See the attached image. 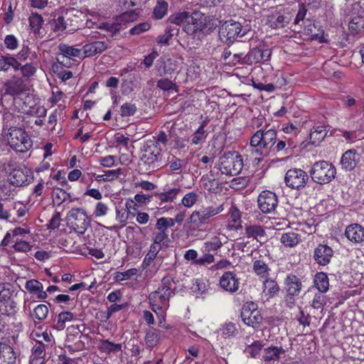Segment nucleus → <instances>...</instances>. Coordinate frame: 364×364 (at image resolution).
<instances>
[{
    "mask_svg": "<svg viewBox=\"0 0 364 364\" xmlns=\"http://www.w3.org/2000/svg\"><path fill=\"white\" fill-rule=\"evenodd\" d=\"M178 281L174 280L171 276L164 277L161 279V286L155 291L149 295V300L151 310L159 314V311H166L169 306V299L178 291L177 284Z\"/></svg>",
    "mask_w": 364,
    "mask_h": 364,
    "instance_id": "nucleus-1",
    "label": "nucleus"
},
{
    "mask_svg": "<svg viewBox=\"0 0 364 364\" xmlns=\"http://www.w3.org/2000/svg\"><path fill=\"white\" fill-rule=\"evenodd\" d=\"M277 141V132L274 129H259L250 139L251 154L260 161L272 151Z\"/></svg>",
    "mask_w": 364,
    "mask_h": 364,
    "instance_id": "nucleus-2",
    "label": "nucleus"
},
{
    "mask_svg": "<svg viewBox=\"0 0 364 364\" xmlns=\"http://www.w3.org/2000/svg\"><path fill=\"white\" fill-rule=\"evenodd\" d=\"M219 37L227 44L232 43L237 38L245 40L252 38L254 32L250 24L244 18L240 21L233 20L226 21L220 26Z\"/></svg>",
    "mask_w": 364,
    "mask_h": 364,
    "instance_id": "nucleus-3",
    "label": "nucleus"
},
{
    "mask_svg": "<svg viewBox=\"0 0 364 364\" xmlns=\"http://www.w3.org/2000/svg\"><path fill=\"white\" fill-rule=\"evenodd\" d=\"M14 117L11 114H6L4 119L8 121ZM5 126H9L6 136L8 143L13 149L24 153L32 146V141L23 129L8 124V122Z\"/></svg>",
    "mask_w": 364,
    "mask_h": 364,
    "instance_id": "nucleus-4",
    "label": "nucleus"
},
{
    "mask_svg": "<svg viewBox=\"0 0 364 364\" xmlns=\"http://www.w3.org/2000/svg\"><path fill=\"white\" fill-rule=\"evenodd\" d=\"M272 51L264 45H259L249 50L246 54L244 53H235L232 55V60L229 63L232 65L240 64L252 65L259 62L267 61L271 56Z\"/></svg>",
    "mask_w": 364,
    "mask_h": 364,
    "instance_id": "nucleus-5",
    "label": "nucleus"
},
{
    "mask_svg": "<svg viewBox=\"0 0 364 364\" xmlns=\"http://www.w3.org/2000/svg\"><path fill=\"white\" fill-rule=\"evenodd\" d=\"M309 173L314 182L319 185H325L335 178L336 168L331 162L322 160L313 164Z\"/></svg>",
    "mask_w": 364,
    "mask_h": 364,
    "instance_id": "nucleus-6",
    "label": "nucleus"
},
{
    "mask_svg": "<svg viewBox=\"0 0 364 364\" xmlns=\"http://www.w3.org/2000/svg\"><path fill=\"white\" fill-rule=\"evenodd\" d=\"M294 12L290 7L278 6L272 9L267 15L266 24L273 29H279L288 26Z\"/></svg>",
    "mask_w": 364,
    "mask_h": 364,
    "instance_id": "nucleus-7",
    "label": "nucleus"
},
{
    "mask_svg": "<svg viewBox=\"0 0 364 364\" xmlns=\"http://www.w3.org/2000/svg\"><path fill=\"white\" fill-rule=\"evenodd\" d=\"M161 156V149L157 141L149 140L143 146L140 161L146 166V170H154L159 166Z\"/></svg>",
    "mask_w": 364,
    "mask_h": 364,
    "instance_id": "nucleus-8",
    "label": "nucleus"
},
{
    "mask_svg": "<svg viewBox=\"0 0 364 364\" xmlns=\"http://www.w3.org/2000/svg\"><path fill=\"white\" fill-rule=\"evenodd\" d=\"M186 18V26H184V31L189 34L197 32L208 33L217 26L214 23H208L207 16L200 11L188 12Z\"/></svg>",
    "mask_w": 364,
    "mask_h": 364,
    "instance_id": "nucleus-9",
    "label": "nucleus"
},
{
    "mask_svg": "<svg viewBox=\"0 0 364 364\" xmlns=\"http://www.w3.org/2000/svg\"><path fill=\"white\" fill-rule=\"evenodd\" d=\"M218 168L222 174L235 176L242 170L243 160L235 152L224 153L219 159Z\"/></svg>",
    "mask_w": 364,
    "mask_h": 364,
    "instance_id": "nucleus-10",
    "label": "nucleus"
},
{
    "mask_svg": "<svg viewBox=\"0 0 364 364\" xmlns=\"http://www.w3.org/2000/svg\"><path fill=\"white\" fill-rule=\"evenodd\" d=\"M224 210L223 204H213L201 207L194 210L190 216V222L197 228L209 224L211 218L220 213Z\"/></svg>",
    "mask_w": 364,
    "mask_h": 364,
    "instance_id": "nucleus-11",
    "label": "nucleus"
},
{
    "mask_svg": "<svg viewBox=\"0 0 364 364\" xmlns=\"http://www.w3.org/2000/svg\"><path fill=\"white\" fill-rule=\"evenodd\" d=\"M302 282L300 278L292 273L288 274L284 279V291L286 293L284 301L289 308L295 305L296 298L302 290Z\"/></svg>",
    "mask_w": 364,
    "mask_h": 364,
    "instance_id": "nucleus-12",
    "label": "nucleus"
},
{
    "mask_svg": "<svg viewBox=\"0 0 364 364\" xmlns=\"http://www.w3.org/2000/svg\"><path fill=\"white\" fill-rule=\"evenodd\" d=\"M240 316L246 325L254 328H258L263 320L260 311L257 309V304L253 301H248L243 304Z\"/></svg>",
    "mask_w": 364,
    "mask_h": 364,
    "instance_id": "nucleus-13",
    "label": "nucleus"
},
{
    "mask_svg": "<svg viewBox=\"0 0 364 364\" xmlns=\"http://www.w3.org/2000/svg\"><path fill=\"white\" fill-rule=\"evenodd\" d=\"M67 217L74 230L79 234H84L90 225L88 217L83 208L71 209Z\"/></svg>",
    "mask_w": 364,
    "mask_h": 364,
    "instance_id": "nucleus-14",
    "label": "nucleus"
},
{
    "mask_svg": "<svg viewBox=\"0 0 364 364\" xmlns=\"http://www.w3.org/2000/svg\"><path fill=\"white\" fill-rule=\"evenodd\" d=\"M309 175L301 168L289 169L284 177V182L289 188L297 191L303 189L309 181Z\"/></svg>",
    "mask_w": 364,
    "mask_h": 364,
    "instance_id": "nucleus-15",
    "label": "nucleus"
},
{
    "mask_svg": "<svg viewBox=\"0 0 364 364\" xmlns=\"http://www.w3.org/2000/svg\"><path fill=\"white\" fill-rule=\"evenodd\" d=\"M257 204L259 210L265 214L274 212L278 205L276 194L269 191H263L258 196Z\"/></svg>",
    "mask_w": 364,
    "mask_h": 364,
    "instance_id": "nucleus-16",
    "label": "nucleus"
},
{
    "mask_svg": "<svg viewBox=\"0 0 364 364\" xmlns=\"http://www.w3.org/2000/svg\"><path fill=\"white\" fill-rule=\"evenodd\" d=\"M240 279L232 271L225 272L219 279V287L224 291L234 294L240 289Z\"/></svg>",
    "mask_w": 364,
    "mask_h": 364,
    "instance_id": "nucleus-17",
    "label": "nucleus"
},
{
    "mask_svg": "<svg viewBox=\"0 0 364 364\" xmlns=\"http://www.w3.org/2000/svg\"><path fill=\"white\" fill-rule=\"evenodd\" d=\"M333 255V250L327 245L319 244L314 251V259L315 262L321 266L328 264Z\"/></svg>",
    "mask_w": 364,
    "mask_h": 364,
    "instance_id": "nucleus-18",
    "label": "nucleus"
},
{
    "mask_svg": "<svg viewBox=\"0 0 364 364\" xmlns=\"http://www.w3.org/2000/svg\"><path fill=\"white\" fill-rule=\"evenodd\" d=\"M64 18L65 19V23L68 28V31H75L78 28V23L80 20V16L81 15V12L77 9L70 7V8H61L60 9Z\"/></svg>",
    "mask_w": 364,
    "mask_h": 364,
    "instance_id": "nucleus-19",
    "label": "nucleus"
},
{
    "mask_svg": "<svg viewBox=\"0 0 364 364\" xmlns=\"http://www.w3.org/2000/svg\"><path fill=\"white\" fill-rule=\"evenodd\" d=\"M345 235L347 239L354 244L364 241V228L358 223H353L346 228Z\"/></svg>",
    "mask_w": 364,
    "mask_h": 364,
    "instance_id": "nucleus-20",
    "label": "nucleus"
},
{
    "mask_svg": "<svg viewBox=\"0 0 364 364\" xmlns=\"http://www.w3.org/2000/svg\"><path fill=\"white\" fill-rule=\"evenodd\" d=\"M59 54L57 57V61L58 63L63 66H66L67 63H65V60H68V58L71 57H80L81 54V50L68 46L65 43H60L58 46Z\"/></svg>",
    "mask_w": 364,
    "mask_h": 364,
    "instance_id": "nucleus-21",
    "label": "nucleus"
},
{
    "mask_svg": "<svg viewBox=\"0 0 364 364\" xmlns=\"http://www.w3.org/2000/svg\"><path fill=\"white\" fill-rule=\"evenodd\" d=\"M28 171L26 168H12L8 176V181L10 184L18 187L26 183L28 181Z\"/></svg>",
    "mask_w": 364,
    "mask_h": 364,
    "instance_id": "nucleus-22",
    "label": "nucleus"
},
{
    "mask_svg": "<svg viewBox=\"0 0 364 364\" xmlns=\"http://www.w3.org/2000/svg\"><path fill=\"white\" fill-rule=\"evenodd\" d=\"M285 352L282 347L271 346L264 348L261 360L265 363H274L279 360Z\"/></svg>",
    "mask_w": 364,
    "mask_h": 364,
    "instance_id": "nucleus-23",
    "label": "nucleus"
},
{
    "mask_svg": "<svg viewBox=\"0 0 364 364\" xmlns=\"http://www.w3.org/2000/svg\"><path fill=\"white\" fill-rule=\"evenodd\" d=\"M5 87L6 92L13 96L18 95L26 90L23 80L15 75L5 83Z\"/></svg>",
    "mask_w": 364,
    "mask_h": 364,
    "instance_id": "nucleus-24",
    "label": "nucleus"
},
{
    "mask_svg": "<svg viewBox=\"0 0 364 364\" xmlns=\"http://www.w3.org/2000/svg\"><path fill=\"white\" fill-rule=\"evenodd\" d=\"M52 18L49 21V24L53 31L58 34L62 33L65 31H68L69 26L65 23L60 9L55 13L51 14Z\"/></svg>",
    "mask_w": 364,
    "mask_h": 364,
    "instance_id": "nucleus-25",
    "label": "nucleus"
},
{
    "mask_svg": "<svg viewBox=\"0 0 364 364\" xmlns=\"http://www.w3.org/2000/svg\"><path fill=\"white\" fill-rule=\"evenodd\" d=\"M107 48L108 44L104 41H94L87 43L82 47L83 57H92L97 54L102 53Z\"/></svg>",
    "mask_w": 364,
    "mask_h": 364,
    "instance_id": "nucleus-26",
    "label": "nucleus"
},
{
    "mask_svg": "<svg viewBox=\"0 0 364 364\" xmlns=\"http://www.w3.org/2000/svg\"><path fill=\"white\" fill-rule=\"evenodd\" d=\"M359 158L356 150L349 149L346 151L341 159L342 168L346 171L353 170L357 165Z\"/></svg>",
    "mask_w": 364,
    "mask_h": 364,
    "instance_id": "nucleus-27",
    "label": "nucleus"
},
{
    "mask_svg": "<svg viewBox=\"0 0 364 364\" xmlns=\"http://www.w3.org/2000/svg\"><path fill=\"white\" fill-rule=\"evenodd\" d=\"M181 192L179 188H173L164 190L163 192L156 191L154 193L155 198L159 200V205H161L165 203H172Z\"/></svg>",
    "mask_w": 364,
    "mask_h": 364,
    "instance_id": "nucleus-28",
    "label": "nucleus"
},
{
    "mask_svg": "<svg viewBox=\"0 0 364 364\" xmlns=\"http://www.w3.org/2000/svg\"><path fill=\"white\" fill-rule=\"evenodd\" d=\"M252 269L254 273L262 279L268 277L271 272L268 264L262 259L261 256L259 258H254Z\"/></svg>",
    "mask_w": 364,
    "mask_h": 364,
    "instance_id": "nucleus-29",
    "label": "nucleus"
},
{
    "mask_svg": "<svg viewBox=\"0 0 364 364\" xmlns=\"http://www.w3.org/2000/svg\"><path fill=\"white\" fill-rule=\"evenodd\" d=\"M16 358V353L12 347L6 343H0V364H14Z\"/></svg>",
    "mask_w": 364,
    "mask_h": 364,
    "instance_id": "nucleus-30",
    "label": "nucleus"
},
{
    "mask_svg": "<svg viewBox=\"0 0 364 364\" xmlns=\"http://www.w3.org/2000/svg\"><path fill=\"white\" fill-rule=\"evenodd\" d=\"M97 348L100 352L108 355L117 354L122 351V345L121 343H115L108 339L100 340Z\"/></svg>",
    "mask_w": 364,
    "mask_h": 364,
    "instance_id": "nucleus-31",
    "label": "nucleus"
},
{
    "mask_svg": "<svg viewBox=\"0 0 364 364\" xmlns=\"http://www.w3.org/2000/svg\"><path fill=\"white\" fill-rule=\"evenodd\" d=\"M328 130L325 126L314 127L309 134L310 143L314 146H318L324 139Z\"/></svg>",
    "mask_w": 364,
    "mask_h": 364,
    "instance_id": "nucleus-32",
    "label": "nucleus"
},
{
    "mask_svg": "<svg viewBox=\"0 0 364 364\" xmlns=\"http://www.w3.org/2000/svg\"><path fill=\"white\" fill-rule=\"evenodd\" d=\"M18 66V62L14 56L0 54V71L7 72L10 68H13L14 71H16Z\"/></svg>",
    "mask_w": 364,
    "mask_h": 364,
    "instance_id": "nucleus-33",
    "label": "nucleus"
},
{
    "mask_svg": "<svg viewBox=\"0 0 364 364\" xmlns=\"http://www.w3.org/2000/svg\"><path fill=\"white\" fill-rule=\"evenodd\" d=\"M245 231L247 237L253 238L257 241L266 235L264 228L259 225H246Z\"/></svg>",
    "mask_w": 364,
    "mask_h": 364,
    "instance_id": "nucleus-34",
    "label": "nucleus"
},
{
    "mask_svg": "<svg viewBox=\"0 0 364 364\" xmlns=\"http://www.w3.org/2000/svg\"><path fill=\"white\" fill-rule=\"evenodd\" d=\"M264 279L262 283L263 292L270 298L277 296L280 291V287L277 282L268 277Z\"/></svg>",
    "mask_w": 364,
    "mask_h": 364,
    "instance_id": "nucleus-35",
    "label": "nucleus"
},
{
    "mask_svg": "<svg viewBox=\"0 0 364 364\" xmlns=\"http://www.w3.org/2000/svg\"><path fill=\"white\" fill-rule=\"evenodd\" d=\"M264 346L263 341H255L251 344H248L244 350L252 358H259L261 355V351Z\"/></svg>",
    "mask_w": 364,
    "mask_h": 364,
    "instance_id": "nucleus-36",
    "label": "nucleus"
},
{
    "mask_svg": "<svg viewBox=\"0 0 364 364\" xmlns=\"http://www.w3.org/2000/svg\"><path fill=\"white\" fill-rule=\"evenodd\" d=\"M314 285L321 293H325L328 290L329 282L328 276L324 272H318L315 275Z\"/></svg>",
    "mask_w": 364,
    "mask_h": 364,
    "instance_id": "nucleus-37",
    "label": "nucleus"
},
{
    "mask_svg": "<svg viewBox=\"0 0 364 364\" xmlns=\"http://www.w3.org/2000/svg\"><path fill=\"white\" fill-rule=\"evenodd\" d=\"M300 236L294 232L284 233L280 239L281 242L286 247H293L300 242Z\"/></svg>",
    "mask_w": 364,
    "mask_h": 364,
    "instance_id": "nucleus-38",
    "label": "nucleus"
},
{
    "mask_svg": "<svg viewBox=\"0 0 364 364\" xmlns=\"http://www.w3.org/2000/svg\"><path fill=\"white\" fill-rule=\"evenodd\" d=\"M53 201L54 204L58 206H60L63 203L68 200V198H70V194L67 193L63 188H54L52 193Z\"/></svg>",
    "mask_w": 364,
    "mask_h": 364,
    "instance_id": "nucleus-39",
    "label": "nucleus"
},
{
    "mask_svg": "<svg viewBox=\"0 0 364 364\" xmlns=\"http://www.w3.org/2000/svg\"><path fill=\"white\" fill-rule=\"evenodd\" d=\"M28 21L30 27L33 33H39L44 22L42 16L36 12H33L31 14L28 18Z\"/></svg>",
    "mask_w": 364,
    "mask_h": 364,
    "instance_id": "nucleus-40",
    "label": "nucleus"
},
{
    "mask_svg": "<svg viewBox=\"0 0 364 364\" xmlns=\"http://www.w3.org/2000/svg\"><path fill=\"white\" fill-rule=\"evenodd\" d=\"M200 183L203 188L210 193H217L220 189V183L215 178H210L208 176H203L200 179Z\"/></svg>",
    "mask_w": 364,
    "mask_h": 364,
    "instance_id": "nucleus-41",
    "label": "nucleus"
},
{
    "mask_svg": "<svg viewBox=\"0 0 364 364\" xmlns=\"http://www.w3.org/2000/svg\"><path fill=\"white\" fill-rule=\"evenodd\" d=\"M73 314L70 311H63L57 316V321L53 327L57 330H63L65 327L67 322L71 321L73 318Z\"/></svg>",
    "mask_w": 364,
    "mask_h": 364,
    "instance_id": "nucleus-42",
    "label": "nucleus"
},
{
    "mask_svg": "<svg viewBox=\"0 0 364 364\" xmlns=\"http://www.w3.org/2000/svg\"><path fill=\"white\" fill-rule=\"evenodd\" d=\"M160 334L159 331L151 328L147 331L145 336V343L147 347L154 348L156 346L159 341Z\"/></svg>",
    "mask_w": 364,
    "mask_h": 364,
    "instance_id": "nucleus-43",
    "label": "nucleus"
},
{
    "mask_svg": "<svg viewBox=\"0 0 364 364\" xmlns=\"http://www.w3.org/2000/svg\"><path fill=\"white\" fill-rule=\"evenodd\" d=\"M178 31L175 27L168 26L166 27L164 34L159 35L157 38V43L161 46L169 45V41L172 36L175 34L174 31Z\"/></svg>",
    "mask_w": 364,
    "mask_h": 364,
    "instance_id": "nucleus-44",
    "label": "nucleus"
},
{
    "mask_svg": "<svg viewBox=\"0 0 364 364\" xmlns=\"http://www.w3.org/2000/svg\"><path fill=\"white\" fill-rule=\"evenodd\" d=\"M17 70H21L22 75L24 77L29 78L35 75L36 73V68L32 63H26L22 65L20 62H18V66L16 69Z\"/></svg>",
    "mask_w": 364,
    "mask_h": 364,
    "instance_id": "nucleus-45",
    "label": "nucleus"
},
{
    "mask_svg": "<svg viewBox=\"0 0 364 364\" xmlns=\"http://www.w3.org/2000/svg\"><path fill=\"white\" fill-rule=\"evenodd\" d=\"M168 4L164 1H158L154 9L153 14L157 19H161L167 12Z\"/></svg>",
    "mask_w": 364,
    "mask_h": 364,
    "instance_id": "nucleus-46",
    "label": "nucleus"
},
{
    "mask_svg": "<svg viewBox=\"0 0 364 364\" xmlns=\"http://www.w3.org/2000/svg\"><path fill=\"white\" fill-rule=\"evenodd\" d=\"M222 245L223 243L220 238L218 237H214L210 241H207L204 243L203 251L207 252L217 251L222 247Z\"/></svg>",
    "mask_w": 364,
    "mask_h": 364,
    "instance_id": "nucleus-47",
    "label": "nucleus"
},
{
    "mask_svg": "<svg viewBox=\"0 0 364 364\" xmlns=\"http://www.w3.org/2000/svg\"><path fill=\"white\" fill-rule=\"evenodd\" d=\"M26 113L38 118H43L46 116L47 109L43 106L34 105L30 106L28 109L26 110Z\"/></svg>",
    "mask_w": 364,
    "mask_h": 364,
    "instance_id": "nucleus-48",
    "label": "nucleus"
},
{
    "mask_svg": "<svg viewBox=\"0 0 364 364\" xmlns=\"http://www.w3.org/2000/svg\"><path fill=\"white\" fill-rule=\"evenodd\" d=\"M364 28V17L354 16L349 23V29L352 32L358 33Z\"/></svg>",
    "mask_w": 364,
    "mask_h": 364,
    "instance_id": "nucleus-49",
    "label": "nucleus"
},
{
    "mask_svg": "<svg viewBox=\"0 0 364 364\" xmlns=\"http://www.w3.org/2000/svg\"><path fill=\"white\" fill-rule=\"evenodd\" d=\"M48 309L45 304H39L34 308L32 316L39 321H43L48 316Z\"/></svg>",
    "mask_w": 364,
    "mask_h": 364,
    "instance_id": "nucleus-50",
    "label": "nucleus"
},
{
    "mask_svg": "<svg viewBox=\"0 0 364 364\" xmlns=\"http://www.w3.org/2000/svg\"><path fill=\"white\" fill-rule=\"evenodd\" d=\"M25 287L26 290L32 294H38L39 291L43 289L41 282L36 279H30L26 282Z\"/></svg>",
    "mask_w": 364,
    "mask_h": 364,
    "instance_id": "nucleus-51",
    "label": "nucleus"
},
{
    "mask_svg": "<svg viewBox=\"0 0 364 364\" xmlns=\"http://www.w3.org/2000/svg\"><path fill=\"white\" fill-rule=\"evenodd\" d=\"M221 331L225 338L234 337L237 333V329L235 324L231 322L225 323L221 328Z\"/></svg>",
    "mask_w": 364,
    "mask_h": 364,
    "instance_id": "nucleus-52",
    "label": "nucleus"
},
{
    "mask_svg": "<svg viewBox=\"0 0 364 364\" xmlns=\"http://www.w3.org/2000/svg\"><path fill=\"white\" fill-rule=\"evenodd\" d=\"M137 110L134 104L126 102L121 106V116L122 117L133 116Z\"/></svg>",
    "mask_w": 364,
    "mask_h": 364,
    "instance_id": "nucleus-53",
    "label": "nucleus"
},
{
    "mask_svg": "<svg viewBox=\"0 0 364 364\" xmlns=\"http://www.w3.org/2000/svg\"><path fill=\"white\" fill-rule=\"evenodd\" d=\"M139 12L136 10H132L124 12L118 17V21L124 23L132 22L138 18Z\"/></svg>",
    "mask_w": 364,
    "mask_h": 364,
    "instance_id": "nucleus-54",
    "label": "nucleus"
},
{
    "mask_svg": "<svg viewBox=\"0 0 364 364\" xmlns=\"http://www.w3.org/2000/svg\"><path fill=\"white\" fill-rule=\"evenodd\" d=\"M198 195L195 192L186 193L181 200L182 204L186 208L192 207L198 200Z\"/></svg>",
    "mask_w": 364,
    "mask_h": 364,
    "instance_id": "nucleus-55",
    "label": "nucleus"
},
{
    "mask_svg": "<svg viewBox=\"0 0 364 364\" xmlns=\"http://www.w3.org/2000/svg\"><path fill=\"white\" fill-rule=\"evenodd\" d=\"M109 210L108 205L103 202H98L95 205V208L93 211V215L95 218H100L105 216Z\"/></svg>",
    "mask_w": 364,
    "mask_h": 364,
    "instance_id": "nucleus-56",
    "label": "nucleus"
},
{
    "mask_svg": "<svg viewBox=\"0 0 364 364\" xmlns=\"http://www.w3.org/2000/svg\"><path fill=\"white\" fill-rule=\"evenodd\" d=\"M205 123L203 122L198 128L196 132L193 134L191 142L193 144H198L205 138Z\"/></svg>",
    "mask_w": 364,
    "mask_h": 364,
    "instance_id": "nucleus-57",
    "label": "nucleus"
},
{
    "mask_svg": "<svg viewBox=\"0 0 364 364\" xmlns=\"http://www.w3.org/2000/svg\"><path fill=\"white\" fill-rule=\"evenodd\" d=\"M6 48L10 50H16L18 46V41L14 35L6 36L4 40Z\"/></svg>",
    "mask_w": 364,
    "mask_h": 364,
    "instance_id": "nucleus-58",
    "label": "nucleus"
},
{
    "mask_svg": "<svg viewBox=\"0 0 364 364\" xmlns=\"http://www.w3.org/2000/svg\"><path fill=\"white\" fill-rule=\"evenodd\" d=\"M157 87L164 91H169L175 90L176 88V85L171 80L167 78H164L157 82Z\"/></svg>",
    "mask_w": 364,
    "mask_h": 364,
    "instance_id": "nucleus-59",
    "label": "nucleus"
},
{
    "mask_svg": "<svg viewBox=\"0 0 364 364\" xmlns=\"http://www.w3.org/2000/svg\"><path fill=\"white\" fill-rule=\"evenodd\" d=\"M215 260L214 255L210 253H205L195 262L196 265L205 266L213 263Z\"/></svg>",
    "mask_w": 364,
    "mask_h": 364,
    "instance_id": "nucleus-60",
    "label": "nucleus"
},
{
    "mask_svg": "<svg viewBox=\"0 0 364 364\" xmlns=\"http://www.w3.org/2000/svg\"><path fill=\"white\" fill-rule=\"evenodd\" d=\"M137 269L136 268L129 269L123 272H117L115 278L117 281H123L129 279L131 277L134 276L137 274Z\"/></svg>",
    "mask_w": 364,
    "mask_h": 364,
    "instance_id": "nucleus-61",
    "label": "nucleus"
},
{
    "mask_svg": "<svg viewBox=\"0 0 364 364\" xmlns=\"http://www.w3.org/2000/svg\"><path fill=\"white\" fill-rule=\"evenodd\" d=\"M187 14L188 12L186 11L178 13L174 16H170L169 21L176 25L186 23Z\"/></svg>",
    "mask_w": 364,
    "mask_h": 364,
    "instance_id": "nucleus-62",
    "label": "nucleus"
},
{
    "mask_svg": "<svg viewBox=\"0 0 364 364\" xmlns=\"http://www.w3.org/2000/svg\"><path fill=\"white\" fill-rule=\"evenodd\" d=\"M151 26L148 22H143L139 23L138 25L134 26L130 29L129 33L132 35H139L140 33L148 31L150 28Z\"/></svg>",
    "mask_w": 364,
    "mask_h": 364,
    "instance_id": "nucleus-63",
    "label": "nucleus"
},
{
    "mask_svg": "<svg viewBox=\"0 0 364 364\" xmlns=\"http://www.w3.org/2000/svg\"><path fill=\"white\" fill-rule=\"evenodd\" d=\"M326 304V297L320 293L316 294L312 301L311 306L313 308L318 309Z\"/></svg>",
    "mask_w": 364,
    "mask_h": 364,
    "instance_id": "nucleus-64",
    "label": "nucleus"
}]
</instances>
